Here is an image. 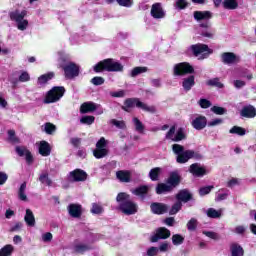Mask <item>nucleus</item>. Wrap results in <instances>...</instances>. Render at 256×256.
Segmentation results:
<instances>
[{
    "mask_svg": "<svg viewBox=\"0 0 256 256\" xmlns=\"http://www.w3.org/2000/svg\"><path fill=\"white\" fill-rule=\"evenodd\" d=\"M172 151L176 155V162L183 165L189 161V159H201V155L195 153L193 150H185L181 144H173Z\"/></svg>",
    "mask_w": 256,
    "mask_h": 256,
    "instance_id": "1",
    "label": "nucleus"
},
{
    "mask_svg": "<svg viewBox=\"0 0 256 256\" xmlns=\"http://www.w3.org/2000/svg\"><path fill=\"white\" fill-rule=\"evenodd\" d=\"M116 201L119 204V209L124 213V215H135L137 213V205L131 201V196L125 192H120Z\"/></svg>",
    "mask_w": 256,
    "mask_h": 256,
    "instance_id": "2",
    "label": "nucleus"
},
{
    "mask_svg": "<svg viewBox=\"0 0 256 256\" xmlns=\"http://www.w3.org/2000/svg\"><path fill=\"white\" fill-rule=\"evenodd\" d=\"M95 73H102L108 71L110 73H117L123 71V64L115 61L113 58L104 59L93 66Z\"/></svg>",
    "mask_w": 256,
    "mask_h": 256,
    "instance_id": "3",
    "label": "nucleus"
},
{
    "mask_svg": "<svg viewBox=\"0 0 256 256\" xmlns=\"http://www.w3.org/2000/svg\"><path fill=\"white\" fill-rule=\"evenodd\" d=\"M137 107L138 109H142V111H146V113H155L157 109L155 106H149L146 103L141 102L137 98H128L124 101V106H122L123 111L129 113L131 109Z\"/></svg>",
    "mask_w": 256,
    "mask_h": 256,
    "instance_id": "4",
    "label": "nucleus"
},
{
    "mask_svg": "<svg viewBox=\"0 0 256 256\" xmlns=\"http://www.w3.org/2000/svg\"><path fill=\"white\" fill-rule=\"evenodd\" d=\"M10 19L11 21H15L17 25V29L19 31H25L27 27H29V21L25 19L27 17V10H14L10 12Z\"/></svg>",
    "mask_w": 256,
    "mask_h": 256,
    "instance_id": "5",
    "label": "nucleus"
},
{
    "mask_svg": "<svg viewBox=\"0 0 256 256\" xmlns=\"http://www.w3.org/2000/svg\"><path fill=\"white\" fill-rule=\"evenodd\" d=\"M65 95V87L63 86H54L50 91L47 92L43 103L49 105L51 103H57L61 100V97Z\"/></svg>",
    "mask_w": 256,
    "mask_h": 256,
    "instance_id": "6",
    "label": "nucleus"
},
{
    "mask_svg": "<svg viewBox=\"0 0 256 256\" xmlns=\"http://www.w3.org/2000/svg\"><path fill=\"white\" fill-rule=\"evenodd\" d=\"M188 50L193 53L194 57H199V55H202L200 59H207L209 55L213 53L207 44H194L191 45Z\"/></svg>",
    "mask_w": 256,
    "mask_h": 256,
    "instance_id": "7",
    "label": "nucleus"
},
{
    "mask_svg": "<svg viewBox=\"0 0 256 256\" xmlns=\"http://www.w3.org/2000/svg\"><path fill=\"white\" fill-rule=\"evenodd\" d=\"M194 72L195 69L193 68V66H191V64L187 62L178 63L173 67L174 77H183V75H189Z\"/></svg>",
    "mask_w": 256,
    "mask_h": 256,
    "instance_id": "8",
    "label": "nucleus"
},
{
    "mask_svg": "<svg viewBox=\"0 0 256 256\" xmlns=\"http://www.w3.org/2000/svg\"><path fill=\"white\" fill-rule=\"evenodd\" d=\"M93 155L96 159H103L109 155V149H107V140L105 137H101L96 143V149L93 151Z\"/></svg>",
    "mask_w": 256,
    "mask_h": 256,
    "instance_id": "9",
    "label": "nucleus"
},
{
    "mask_svg": "<svg viewBox=\"0 0 256 256\" xmlns=\"http://www.w3.org/2000/svg\"><path fill=\"white\" fill-rule=\"evenodd\" d=\"M62 69L66 79H75V77H79V66L73 62H69L62 66Z\"/></svg>",
    "mask_w": 256,
    "mask_h": 256,
    "instance_id": "10",
    "label": "nucleus"
},
{
    "mask_svg": "<svg viewBox=\"0 0 256 256\" xmlns=\"http://www.w3.org/2000/svg\"><path fill=\"white\" fill-rule=\"evenodd\" d=\"M69 181H72V183H79L81 181H87V172L76 169L69 173L68 175Z\"/></svg>",
    "mask_w": 256,
    "mask_h": 256,
    "instance_id": "11",
    "label": "nucleus"
},
{
    "mask_svg": "<svg viewBox=\"0 0 256 256\" xmlns=\"http://www.w3.org/2000/svg\"><path fill=\"white\" fill-rule=\"evenodd\" d=\"M221 60L224 65H235L241 61V58L233 52H224L221 55Z\"/></svg>",
    "mask_w": 256,
    "mask_h": 256,
    "instance_id": "12",
    "label": "nucleus"
},
{
    "mask_svg": "<svg viewBox=\"0 0 256 256\" xmlns=\"http://www.w3.org/2000/svg\"><path fill=\"white\" fill-rule=\"evenodd\" d=\"M171 237V231L165 227L158 228L156 233L151 237L152 243H157L161 239H169Z\"/></svg>",
    "mask_w": 256,
    "mask_h": 256,
    "instance_id": "13",
    "label": "nucleus"
},
{
    "mask_svg": "<svg viewBox=\"0 0 256 256\" xmlns=\"http://www.w3.org/2000/svg\"><path fill=\"white\" fill-rule=\"evenodd\" d=\"M191 125L197 131H201L207 127V118L205 116L197 115L192 119Z\"/></svg>",
    "mask_w": 256,
    "mask_h": 256,
    "instance_id": "14",
    "label": "nucleus"
},
{
    "mask_svg": "<svg viewBox=\"0 0 256 256\" xmlns=\"http://www.w3.org/2000/svg\"><path fill=\"white\" fill-rule=\"evenodd\" d=\"M67 211L70 217L79 219L81 215H83V206H81V204H70L67 207Z\"/></svg>",
    "mask_w": 256,
    "mask_h": 256,
    "instance_id": "15",
    "label": "nucleus"
},
{
    "mask_svg": "<svg viewBox=\"0 0 256 256\" xmlns=\"http://www.w3.org/2000/svg\"><path fill=\"white\" fill-rule=\"evenodd\" d=\"M200 27H202L200 32L202 37H206L207 39H213V37H215V31L211 28V24L209 22L201 23Z\"/></svg>",
    "mask_w": 256,
    "mask_h": 256,
    "instance_id": "16",
    "label": "nucleus"
},
{
    "mask_svg": "<svg viewBox=\"0 0 256 256\" xmlns=\"http://www.w3.org/2000/svg\"><path fill=\"white\" fill-rule=\"evenodd\" d=\"M150 13L154 19H163L165 17V11L163 10L161 3L153 4Z\"/></svg>",
    "mask_w": 256,
    "mask_h": 256,
    "instance_id": "17",
    "label": "nucleus"
},
{
    "mask_svg": "<svg viewBox=\"0 0 256 256\" xmlns=\"http://www.w3.org/2000/svg\"><path fill=\"white\" fill-rule=\"evenodd\" d=\"M150 209L155 215H163L169 211V206L163 203H152Z\"/></svg>",
    "mask_w": 256,
    "mask_h": 256,
    "instance_id": "18",
    "label": "nucleus"
},
{
    "mask_svg": "<svg viewBox=\"0 0 256 256\" xmlns=\"http://www.w3.org/2000/svg\"><path fill=\"white\" fill-rule=\"evenodd\" d=\"M91 249H93V246L89 242H77L74 245L75 253H80L81 255L87 253V251H91Z\"/></svg>",
    "mask_w": 256,
    "mask_h": 256,
    "instance_id": "19",
    "label": "nucleus"
},
{
    "mask_svg": "<svg viewBox=\"0 0 256 256\" xmlns=\"http://www.w3.org/2000/svg\"><path fill=\"white\" fill-rule=\"evenodd\" d=\"M241 117H246V119H253L256 117V107L253 105H248L242 108Z\"/></svg>",
    "mask_w": 256,
    "mask_h": 256,
    "instance_id": "20",
    "label": "nucleus"
},
{
    "mask_svg": "<svg viewBox=\"0 0 256 256\" xmlns=\"http://www.w3.org/2000/svg\"><path fill=\"white\" fill-rule=\"evenodd\" d=\"M101 105L95 104L94 102H85L80 107L81 113H93V111H96V109H99Z\"/></svg>",
    "mask_w": 256,
    "mask_h": 256,
    "instance_id": "21",
    "label": "nucleus"
},
{
    "mask_svg": "<svg viewBox=\"0 0 256 256\" xmlns=\"http://www.w3.org/2000/svg\"><path fill=\"white\" fill-rule=\"evenodd\" d=\"M167 183L170 184L172 189H175L179 183H181V175H179V172L174 171L170 173V177L167 180Z\"/></svg>",
    "mask_w": 256,
    "mask_h": 256,
    "instance_id": "22",
    "label": "nucleus"
},
{
    "mask_svg": "<svg viewBox=\"0 0 256 256\" xmlns=\"http://www.w3.org/2000/svg\"><path fill=\"white\" fill-rule=\"evenodd\" d=\"M16 153H18L19 157H25L28 163H31L33 161V156L31 155V152L25 147L17 146Z\"/></svg>",
    "mask_w": 256,
    "mask_h": 256,
    "instance_id": "23",
    "label": "nucleus"
},
{
    "mask_svg": "<svg viewBox=\"0 0 256 256\" xmlns=\"http://www.w3.org/2000/svg\"><path fill=\"white\" fill-rule=\"evenodd\" d=\"M116 177L121 181V183L131 182V172L128 170H120L116 172Z\"/></svg>",
    "mask_w": 256,
    "mask_h": 256,
    "instance_id": "24",
    "label": "nucleus"
},
{
    "mask_svg": "<svg viewBox=\"0 0 256 256\" xmlns=\"http://www.w3.org/2000/svg\"><path fill=\"white\" fill-rule=\"evenodd\" d=\"M212 14L209 11H195L194 19L196 21H209L211 19Z\"/></svg>",
    "mask_w": 256,
    "mask_h": 256,
    "instance_id": "25",
    "label": "nucleus"
},
{
    "mask_svg": "<svg viewBox=\"0 0 256 256\" xmlns=\"http://www.w3.org/2000/svg\"><path fill=\"white\" fill-rule=\"evenodd\" d=\"M189 171L192 175H195V177H203V175H205V169L198 163L192 164Z\"/></svg>",
    "mask_w": 256,
    "mask_h": 256,
    "instance_id": "26",
    "label": "nucleus"
},
{
    "mask_svg": "<svg viewBox=\"0 0 256 256\" xmlns=\"http://www.w3.org/2000/svg\"><path fill=\"white\" fill-rule=\"evenodd\" d=\"M173 191V186H171L168 182L160 183L156 187V193L157 195H163V193H171Z\"/></svg>",
    "mask_w": 256,
    "mask_h": 256,
    "instance_id": "27",
    "label": "nucleus"
},
{
    "mask_svg": "<svg viewBox=\"0 0 256 256\" xmlns=\"http://www.w3.org/2000/svg\"><path fill=\"white\" fill-rule=\"evenodd\" d=\"M192 195L189 193V190H181L177 195H176V199L178 200V202L181 203H187L188 201H191L192 199Z\"/></svg>",
    "mask_w": 256,
    "mask_h": 256,
    "instance_id": "28",
    "label": "nucleus"
},
{
    "mask_svg": "<svg viewBox=\"0 0 256 256\" xmlns=\"http://www.w3.org/2000/svg\"><path fill=\"white\" fill-rule=\"evenodd\" d=\"M195 86V76H189L183 79L182 87L184 91H191Z\"/></svg>",
    "mask_w": 256,
    "mask_h": 256,
    "instance_id": "29",
    "label": "nucleus"
},
{
    "mask_svg": "<svg viewBox=\"0 0 256 256\" xmlns=\"http://www.w3.org/2000/svg\"><path fill=\"white\" fill-rule=\"evenodd\" d=\"M39 153L42 157H49V155H51V146L46 141H41Z\"/></svg>",
    "mask_w": 256,
    "mask_h": 256,
    "instance_id": "30",
    "label": "nucleus"
},
{
    "mask_svg": "<svg viewBox=\"0 0 256 256\" xmlns=\"http://www.w3.org/2000/svg\"><path fill=\"white\" fill-rule=\"evenodd\" d=\"M55 77V73L49 72L47 74H43L40 77H38L37 83L40 87H43L44 85H47L48 81H51Z\"/></svg>",
    "mask_w": 256,
    "mask_h": 256,
    "instance_id": "31",
    "label": "nucleus"
},
{
    "mask_svg": "<svg viewBox=\"0 0 256 256\" xmlns=\"http://www.w3.org/2000/svg\"><path fill=\"white\" fill-rule=\"evenodd\" d=\"M24 221L28 227H35V215L31 209H26V214L24 216Z\"/></svg>",
    "mask_w": 256,
    "mask_h": 256,
    "instance_id": "32",
    "label": "nucleus"
},
{
    "mask_svg": "<svg viewBox=\"0 0 256 256\" xmlns=\"http://www.w3.org/2000/svg\"><path fill=\"white\" fill-rule=\"evenodd\" d=\"M206 215L210 219H220L223 215V209L215 210V208H209L206 210Z\"/></svg>",
    "mask_w": 256,
    "mask_h": 256,
    "instance_id": "33",
    "label": "nucleus"
},
{
    "mask_svg": "<svg viewBox=\"0 0 256 256\" xmlns=\"http://www.w3.org/2000/svg\"><path fill=\"white\" fill-rule=\"evenodd\" d=\"M133 195L137 197H141V199H145V195L149 193V186H140L134 190H132Z\"/></svg>",
    "mask_w": 256,
    "mask_h": 256,
    "instance_id": "34",
    "label": "nucleus"
},
{
    "mask_svg": "<svg viewBox=\"0 0 256 256\" xmlns=\"http://www.w3.org/2000/svg\"><path fill=\"white\" fill-rule=\"evenodd\" d=\"M222 5H223L224 9L233 11V10L237 9V7H239V2H237V0H224L222 2Z\"/></svg>",
    "mask_w": 256,
    "mask_h": 256,
    "instance_id": "35",
    "label": "nucleus"
},
{
    "mask_svg": "<svg viewBox=\"0 0 256 256\" xmlns=\"http://www.w3.org/2000/svg\"><path fill=\"white\" fill-rule=\"evenodd\" d=\"M147 71H149V69L145 66L135 67L130 71V77L135 78L139 75H142V73H147Z\"/></svg>",
    "mask_w": 256,
    "mask_h": 256,
    "instance_id": "36",
    "label": "nucleus"
},
{
    "mask_svg": "<svg viewBox=\"0 0 256 256\" xmlns=\"http://www.w3.org/2000/svg\"><path fill=\"white\" fill-rule=\"evenodd\" d=\"M42 131H44L47 135H53L55 131H57V126L47 122L42 126Z\"/></svg>",
    "mask_w": 256,
    "mask_h": 256,
    "instance_id": "37",
    "label": "nucleus"
},
{
    "mask_svg": "<svg viewBox=\"0 0 256 256\" xmlns=\"http://www.w3.org/2000/svg\"><path fill=\"white\" fill-rule=\"evenodd\" d=\"M231 254L232 256H243L244 254L243 247H241V245L237 243H233L231 245Z\"/></svg>",
    "mask_w": 256,
    "mask_h": 256,
    "instance_id": "38",
    "label": "nucleus"
},
{
    "mask_svg": "<svg viewBox=\"0 0 256 256\" xmlns=\"http://www.w3.org/2000/svg\"><path fill=\"white\" fill-rule=\"evenodd\" d=\"M229 133H231V135H239L240 137H243L244 135H247V130L240 126H234L229 130Z\"/></svg>",
    "mask_w": 256,
    "mask_h": 256,
    "instance_id": "39",
    "label": "nucleus"
},
{
    "mask_svg": "<svg viewBox=\"0 0 256 256\" xmlns=\"http://www.w3.org/2000/svg\"><path fill=\"white\" fill-rule=\"evenodd\" d=\"M25 191H27V182L22 183L18 190V198L20 201H27V194H25Z\"/></svg>",
    "mask_w": 256,
    "mask_h": 256,
    "instance_id": "40",
    "label": "nucleus"
},
{
    "mask_svg": "<svg viewBox=\"0 0 256 256\" xmlns=\"http://www.w3.org/2000/svg\"><path fill=\"white\" fill-rule=\"evenodd\" d=\"M14 249L15 248L11 244L5 245L2 249H0V256H11Z\"/></svg>",
    "mask_w": 256,
    "mask_h": 256,
    "instance_id": "41",
    "label": "nucleus"
},
{
    "mask_svg": "<svg viewBox=\"0 0 256 256\" xmlns=\"http://www.w3.org/2000/svg\"><path fill=\"white\" fill-rule=\"evenodd\" d=\"M187 139V134H185V129L184 128H179L176 131V136L174 138V142L178 143L179 141H183Z\"/></svg>",
    "mask_w": 256,
    "mask_h": 256,
    "instance_id": "42",
    "label": "nucleus"
},
{
    "mask_svg": "<svg viewBox=\"0 0 256 256\" xmlns=\"http://www.w3.org/2000/svg\"><path fill=\"white\" fill-rule=\"evenodd\" d=\"M159 175H161V168L159 167L153 168L149 172L151 181H159Z\"/></svg>",
    "mask_w": 256,
    "mask_h": 256,
    "instance_id": "43",
    "label": "nucleus"
},
{
    "mask_svg": "<svg viewBox=\"0 0 256 256\" xmlns=\"http://www.w3.org/2000/svg\"><path fill=\"white\" fill-rule=\"evenodd\" d=\"M206 85H209L210 87H217L218 89H223L225 87V85H223V83H221L219 78H213V79L208 80L206 82Z\"/></svg>",
    "mask_w": 256,
    "mask_h": 256,
    "instance_id": "44",
    "label": "nucleus"
},
{
    "mask_svg": "<svg viewBox=\"0 0 256 256\" xmlns=\"http://www.w3.org/2000/svg\"><path fill=\"white\" fill-rule=\"evenodd\" d=\"M132 121H133L135 130L138 131V133H143V131H145V126L143 125V122L139 120V118L134 117Z\"/></svg>",
    "mask_w": 256,
    "mask_h": 256,
    "instance_id": "45",
    "label": "nucleus"
},
{
    "mask_svg": "<svg viewBox=\"0 0 256 256\" xmlns=\"http://www.w3.org/2000/svg\"><path fill=\"white\" fill-rule=\"evenodd\" d=\"M39 181L44 185H48V187H51V185H53V181H51L47 172H44L40 175Z\"/></svg>",
    "mask_w": 256,
    "mask_h": 256,
    "instance_id": "46",
    "label": "nucleus"
},
{
    "mask_svg": "<svg viewBox=\"0 0 256 256\" xmlns=\"http://www.w3.org/2000/svg\"><path fill=\"white\" fill-rule=\"evenodd\" d=\"M184 242H185V237L181 236L180 234H174L172 236V243L176 247H178V245H183Z\"/></svg>",
    "mask_w": 256,
    "mask_h": 256,
    "instance_id": "47",
    "label": "nucleus"
},
{
    "mask_svg": "<svg viewBox=\"0 0 256 256\" xmlns=\"http://www.w3.org/2000/svg\"><path fill=\"white\" fill-rule=\"evenodd\" d=\"M183 207V204L181 202H176L170 209L169 215H177L179 211H181V208Z\"/></svg>",
    "mask_w": 256,
    "mask_h": 256,
    "instance_id": "48",
    "label": "nucleus"
},
{
    "mask_svg": "<svg viewBox=\"0 0 256 256\" xmlns=\"http://www.w3.org/2000/svg\"><path fill=\"white\" fill-rule=\"evenodd\" d=\"M91 213H93V215H101V213H103V206H101V204L93 203Z\"/></svg>",
    "mask_w": 256,
    "mask_h": 256,
    "instance_id": "49",
    "label": "nucleus"
},
{
    "mask_svg": "<svg viewBox=\"0 0 256 256\" xmlns=\"http://www.w3.org/2000/svg\"><path fill=\"white\" fill-rule=\"evenodd\" d=\"M197 225H198L197 219L191 218L188 221L186 227H187L188 231H195L197 229Z\"/></svg>",
    "mask_w": 256,
    "mask_h": 256,
    "instance_id": "50",
    "label": "nucleus"
},
{
    "mask_svg": "<svg viewBox=\"0 0 256 256\" xmlns=\"http://www.w3.org/2000/svg\"><path fill=\"white\" fill-rule=\"evenodd\" d=\"M80 122L84 125H93L95 123V117L94 116H83L80 119Z\"/></svg>",
    "mask_w": 256,
    "mask_h": 256,
    "instance_id": "51",
    "label": "nucleus"
},
{
    "mask_svg": "<svg viewBox=\"0 0 256 256\" xmlns=\"http://www.w3.org/2000/svg\"><path fill=\"white\" fill-rule=\"evenodd\" d=\"M211 111L212 113H215V115H225V113H227V109L220 106H213Z\"/></svg>",
    "mask_w": 256,
    "mask_h": 256,
    "instance_id": "52",
    "label": "nucleus"
},
{
    "mask_svg": "<svg viewBox=\"0 0 256 256\" xmlns=\"http://www.w3.org/2000/svg\"><path fill=\"white\" fill-rule=\"evenodd\" d=\"M111 125H114L115 127H117V129H125V121L123 120H117V119H112L110 120Z\"/></svg>",
    "mask_w": 256,
    "mask_h": 256,
    "instance_id": "53",
    "label": "nucleus"
},
{
    "mask_svg": "<svg viewBox=\"0 0 256 256\" xmlns=\"http://www.w3.org/2000/svg\"><path fill=\"white\" fill-rule=\"evenodd\" d=\"M175 131H176L175 126H172V127L169 129V131L166 133V139L175 142V137H176Z\"/></svg>",
    "mask_w": 256,
    "mask_h": 256,
    "instance_id": "54",
    "label": "nucleus"
},
{
    "mask_svg": "<svg viewBox=\"0 0 256 256\" xmlns=\"http://www.w3.org/2000/svg\"><path fill=\"white\" fill-rule=\"evenodd\" d=\"M237 185H241V180L237 178H232L227 181L226 186L229 187L230 189H233V187H237Z\"/></svg>",
    "mask_w": 256,
    "mask_h": 256,
    "instance_id": "55",
    "label": "nucleus"
},
{
    "mask_svg": "<svg viewBox=\"0 0 256 256\" xmlns=\"http://www.w3.org/2000/svg\"><path fill=\"white\" fill-rule=\"evenodd\" d=\"M202 233L206 237H209V239H214V241H217L219 239V234H217L216 232L204 230Z\"/></svg>",
    "mask_w": 256,
    "mask_h": 256,
    "instance_id": "56",
    "label": "nucleus"
},
{
    "mask_svg": "<svg viewBox=\"0 0 256 256\" xmlns=\"http://www.w3.org/2000/svg\"><path fill=\"white\" fill-rule=\"evenodd\" d=\"M103 83H105V78H103V77L96 76V77L91 79V84L92 85L99 86V85H103Z\"/></svg>",
    "mask_w": 256,
    "mask_h": 256,
    "instance_id": "57",
    "label": "nucleus"
},
{
    "mask_svg": "<svg viewBox=\"0 0 256 256\" xmlns=\"http://www.w3.org/2000/svg\"><path fill=\"white\" fill-rule=\"evenodd\" d=\"M199 105L202 109H209V107H211V101L205 99V98H202L199 100Z\"/></svg>",
    "mask_w": 256,
    "mask_h": 256,
    "instance_id": "58",
    "label": "nucleus"
},
{
    "mask_svg": "<svg viewBox=\"0 0 256 256\" xmlns=\"http://www.w3.org/2000/svg\"><path fill=\"white\" fill-rule=\"evenodd\" d=\"M212 189H213V186L202 187L199 190V194L201 195V197H203L205 195H209V193H211Z\"/></svg>",
    "mask_w": 256,
    "mask_h": 256,
    "instance_id": "59",
    "label": "nucleus"
},
{
    "mask_svg": "<svg viewBox=\"0 0 256 256\" xmlns=\"http://www.w3.org/2000/svg\"><path fill=\"white\" fill-rule=\"evenodd\" d=\"M42 241L44 243H51V241H53V234L51 232L42 234Z\"/></svg>",
    "mask_w": 256,
    "mask_h": 256,
    "instance_id": "60",
    "label": "nucleus"
},
{
    "mask_svg": "<svg viewBox=\"0 0 256 256\" xmlns=\"http://www.w3.org/2000/svg\"><path fill=\"white\" fill-rule=\"evenodd\" d=\"M31 76H29V73L27 72H22L19 76V81L21 83H27V81H30Z\"/></svg>",
    "mask_w": 256,
    "mask_h": 256,
    "instance_id": "61",
    "label": "nucleus"
},
{
    "mask_svg": "<svg viewBox=\"0 0 256 256\" xmlns=\"http://www.w3.org/2000/svg\"><path fill=\"white\" fill-rule=\"evenodd\" d=\"M118 5L121 7H131L133 5V0H116Z\"/></svg>",
    "mask_w": 256,
    "mask_h": 256,
    "instance_id": "62",
    "label": "nucleus"
},
{
    "mask_svg": "<svg viewBox=\"0 0 256 256\" xmlns=\"http://www.w3.org/2000/svg\"><path fill=\"white\" fill-rule=\"evenodd\" d=\"M223 119L216 118L208 122V127H217V125H222Z\"/></svg>",
    "mask_w": 256,
    "mask_h": 256,
    "instance_id": "63",
    "label": "nucleus"
},
{
    "mask_svg": "<svg viewBox=\"0 0 256 256\" xmlns=\"http://www.w3.org/2000/svg\"><path fill=\"white\" fill-rule=\"evenodd\" d=\"M159 254V248L157 247H150L147 250V255L148 256H157Z\"/></svg>",
    "mask_w": 256,
    "mask_h": 256,
    "instance_id": "64",
    "label": "nucleus"
}]
</instances>
